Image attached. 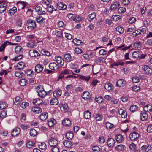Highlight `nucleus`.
Segmentation results:
<instances>
[{
    "instance_id": "obj_1",
    "label": "nucleus",
    "mask_w": 152,
    "mask_h": 152,
    "mask_svg": "<svg viewBox=\"0 0 152 152\" xmlns=\"http://www.w3.org/2000/svg\"><path fill=\"white\" fill-rule=\"evenodd\" d=\"M39 96L42 98H44L47 95V92L44 89L43 86L41 85L39 86L37 91Z\"/></svg>"
},
{
    "instance_id": "obj_2",
    "label": "nucleus",
    "mask_w": 152,
    "mask_h": 152,
    "mask_svg": "<svg viewBox=\"0 0 152 152\" xmlns=\"http://www.w3.org/2000/svg\"><path fill=\"white\" fill-rule=\"evenodd\" d=\"M27 28L31 30H34L36 27V25L35 21L31 20L27 21Z\"/></svg>"
},
{
    "instance_id": "obj_3",
    "label": "nucleus",
    "mask_w": 152,
    "mask_h": 152,
    "mask_svg": "<svg viewBox=\"0 0 152 152\" xmlns=\"http://www.w3.org/2000/svg\"><path fill=\"white\" fill-rule=\"evenodd\" d=\"M139 137V134L136 132H133L129 135L130 138L132 141L137 140Z\"/></svg>"
},
{
    "instance_id": "obj_4",
    "label": "nucleus",
    "mask_w": 152,
    "mask_h": 152,
    "mask_svg": "<svg viewBox=\"0 0 152 152\" xmlns=\"http://www.w3.org/2000/svg\"><path fill=\"white\" fill-rule=\"evenodd\" d=\"M58 143V142L56 139L52 137H51L48 140L49 145L52 147L57 146Z\"/></svg>"
},
{
    "instance_id": "obj_5",
    "label": "nucleus",
    "mask_w": 152,
    "mask_h": 152,
    "mask_svg": "<svg viewBox=\"0 0 152 152\" xmlns=\"http://www.w3.org/2000/svg\"><path fill=\"white\" fill-rule=\"evenodd\" d=\"M49 67L51 70L56 71L59 69V66L55 62H53L50 63Z\"/></svg>"
},
{
    "instance_id": "obj_6",
    "label": "nucleus",
    "mask_w": 152,
    "mask_h": 152,
    "mask_svg": "<svg viewBox=\"0 0 152 152\" xmlns=\"http://www.w3.org/2000/svg\"><path fill=\"white\" fill-rule=\"evenodd\" d=\"M126 83V81L124 79H120L118 80L116 83L117 86L119 87H123Z\"/></svg>"
},
{
    "instance_id": "obj_7",
    "label": "nucleus",
    "mask_w": 152,
    "mask_h": 152,
    "mask_svg": "<svg viewBox=\"0 0 152 152\" xmlns=\"http://www.w3.org/2000/svg\"><path fill=\"white\" fill-rule=\"evenodd\" d=\"M55 59L58 64H60L61 66H63L64 64V60L61 57L56 56Z\"/></svg>"
},
{
    "instance_id": "obj_8",
    "label": "nucleus",
    "mask_w": 152,
    "mask_h": 152,
    "mask_svg": "<svg viewBox=\"0 0 152 152\" xmlns=\"http://www.w3.org/2000/svg\"><path fill=\"white\" fill-rule=\"evenodd\" d=\"M57 6L58 9L59 10H65L67 8L66 5L61 2L58 3Z\"/></svg>"
},
{
    "instance_id": "obj_9",
    "label": "nucleus",
    "mask_w": 152,
    "mask_h": 152,
    "mask_svg": "<svg viewBox=\"0 0 152 152\" xmlns=\"http://www.w3.org/2000/svg\"><path fill=\"white\" fill-rule=\"evenodd\" d=\"M43 65L38 64L35 66V72L37 73H39L43 70Z\"/></svg>"
},
{
    "instance_id": "obj_10",
    "label": "nucleus",
    "mask_w": 152,
    "mask_h": 152,
    "mask_svg": "<svg viewBox=\"0 0 152 152\" xmlns=\"http://www.w3.org/2000/svg\"><path fill=\"white\" fill-rule=\"evenodd\" d=\"M142 69L144 71V73L148 75L152 73L151 69L146 65L143 66Z\"/></svg>"
},
{
    "instance_id": "obj_11",
    "label": "nucleus",
    "mask_w": 152,
    "mask_h": 152,
    "mask_svg": "<svg viewBox=\"0 0 152 152\" xmlns=\"http://www.w3.org/2000/svg\"><path fill=\"white\" fill-rule=\"evenodd\" d=\"M140 119L142 121H146L148 118V114L144 112H141L140 114Z\"/></svg>"
},
{
    "instance_id": "obj_12",
    "label": "nucleus",
    "mask_w": 152,
    "mask_h": 152,
    "mask_svg": "<svg viewBox=\"0 0 152 152\" xmlns=\"http://www.w3.org/2000/svg\"><path fill=\"white\" fill-rule=\"evenodd\" d=\"M107 143L109 147L112 148L114 146L115 141L113 139L110 138L108 139Z\"/></svg>"
},
{
    "instance_id": "obj_13",
    "label": "nucleus",
    "mask_w": 152,
    "mask_h": 152,
    "mask_svg": "<svg viewBox=\"0 0 152 152\" xmlns=\"http://www.w3.org/2000/svg\"><path fill=\"white\" fill-rule=\"evenodd\" d=\"M144 111L145 112H152V106L149 104H148L143 107Z\"/></svg>"
},
{
    "instance_id": "obj_14",
    "label": "nucleus",
    "mask_w": 152,
    "mask_h": 152,
    "mask_svg": "<svg viewBox=\"0 0 152 152\" xmlns=\"http://www.w3.org/2000/svg\"><path fill=\"white\" fill-rule=\"evenodd\" d=\"M29 54L31 56L34 57H37L40 55L37 51L33 50H30L29 51Z\"/></svg>"
},
{
    "instance_id": "obj_15",
    "label": "nucleus",
    "mask_w": 152,
    "mask_h": 152,
    "mask_svg": "<svg viewBox=\"0 0 152 152\" xmlns=\"http://www.w3.org/2000/svg\"><path fill=\"white\" fill-rule=\"evenodd\" d=\"M20 128H15L13 129L12 133V135L14 137L17 136L20 133Z\"/></svg>"
},
{
    "instance_id": "obj_16",
    "label": "nucleus",
    "mask_w": 152,
    "mask_h": 152,
    "mask_svg": "<svg viewBox=\"0 0 152 152\" xmlns=\"http://www.w3.org/2000/svg\"><path fill=\"white\" fill-rule=\"evenodd\" d=\"M62 94V91L60 90H56L53 92V94L55 98H58Z\"/></svg>"
},
{
    "instance_id": "obj_17",
    "label": "nucleus",
    "mask_w": 152,
    "mask_h": 152,
    "mask_svg": "<svg viewBox=\"0 0 152 152\" xmlns=\"http://www.w3.org/2000/svg\"><path fill=\"white\" fill-rule=\"evenodd\" d=\"M120 4L118 2H115L113 3L110 7V10H116L119 6Z\"/></svg>"
},
{
    "instance_id": "obj_18",
    "label": "nucleus",
    "mask_w": 152,
    "mask_h": 152,
    "mask_svg": "<svg viewBox=\"0 0 152 152\" xmlns=\"http://www.w3.org/2000/svg\"><path fill=\"white\" fill-rule=\"evenodd\" d=\"M118 113L119 114L121 115V117L123 118H126L127 116V113L125 110H123L120 109L119 110Z\"/></svg>"
},
{
    "instance_id": "obj_19",
    "label": "nucleus",
    "mask_w": 152,
    "mask_h": 152,
    "mask_svg": "<svg viewBox=\"0 0 152 152\" xmlns=\"http://www.w3.org/2000/svg\"><path fill=\"white\" fill-rule=\"evenodd\" d=\"M126 149V147L124 145L122 144L118 145L115 148V150L119 151H123Z\"/></svg>"
},
{
    "instance_id": "obj_20",
    "label": "nucleus",
    "mask_w": 152,
    "mask_h": 152,
    "mask_svg": "<svg viewBox=\"0 0 152 152\" xmlns=\"http://www.w3.org/2000/svg\"><path fill=\"white\" fill-rule=\"evenodd\" d=\"M89 94L90 93L88 92L85 91L82 93V96L83 98L85 100L88 99H90V97L89 96Z\"/></svg>"
},
{
    "instance_id": "obj_21",
    "label": "nucleus",
    "mask_w": 152,
    "mask_h": 152,
    "mask_svg": "<svg viewBox=\"0 0 152 152\" xmlns=\"http://www.w3.org/2000/svg\"><path fill=\"white\" fill-rule=\"evenodd\" d=\"M48 114L47 112L42 113L40 115V119L42 121H45L48 117Z\"/></svg>"
},
{
    "instance_id": "obj_22",
    "label": "nucleus",
    "mask_w": 152,
    "mask_h": 152,
    "mask_svg": "<svg viewBox=\"0 0 152 152\" xmlns=\"http://www.w3.org/2000/svg\"><path fill=\"white\" fill-rule=\"evenodd\" d=\"M31 110L34 113L38 114L42 112V110L40 107H34L31 108Z\"/></svg>"
},
{
    "instance_id": "obj_23",
    "label": "nucleus",
    "mask_w": 152,
    "mask_h": 152,
    "mask_svg": "<svg viewBox=\"0 0 152 152\" xmlns=\"http://www.w3.org/2000/svg\"><path fill=\"white\" fill-rule=\"evenodd\" d=\"M23 50L20 46H17L15 48V51L17 54H21L23 52Z\"/></svg>"
},
{
    "instance_id": "obj_24",
    "label": "nucleus",
    "mask_w": 152,
    "mask_h": 152,
    "mask_svg": "<svg viewBox=\"0 0 152 152\" xmlns=\"http://www.w3.org/2000/svg\"><path fill=\"white\" fill-rule=\"evenodd\" d=\"M12 44L11 42L9 41H7L5 42L4 44L1 45V47H0V52H1L4 50L6 45H10Z\"/></svg>"
},
{
    "instance_id": "obj_25",
    "label": "nucleus",
    "mask_w": 152,
    "mask_h": 152,
    "mask_svg": "<svg viewBox=\"0 0 152 152\" xmlns=\"http://www.w3.org/2000/svg\"><path fill=\"white\" fill-rule=\"evenodd\" d=\"M141 46L142 44L139 42H136L133 44V47L135 49H140Z\"/></svg>"
},
{
    "instance_id": "obj_26",
    "label": "nucleus",
    "mask_w": 152,
    "mask_h": 152,
    "mask_svg": "<svg viewBox=\"0 0 152 152\" xmlns=\"http://www.w3.org/2000/svg\"><path fill=\"white\" fill-rule=\"evenodd\" d=\"M61 110L63 112H66L68 110V106L66 104H63L60 106Z\"/></svg>"
},
{
    "instance_id": "obj_27",
    "label": "nucleus",
    "mask_w": 152,
    "mask_h": 152,
    "mask_svg": "<svg viewBox=\"0 0 152 152\" xmlns=\"http://www.w3.org/2000/svg\"><path fill=\"white\" fill-rule=\"evenodd\" d=\"M73 134L71 131L67 132L66 135V138L69 140H71L73 138Z\"/></svg>"
},
{
    "instance_id": "obj_28",
    "label": "nucleus",
    "mask_w": 152,
    "mask_h": 152,
    "mask_svg": "<svg viewBox=\"0 0 152 152\" xmlns=\"http://www.w3.org/2000/svg\"><path fill=\"white\" fill-rule=\"evenodd\" d=\"M104 88L108 91H110L113 89V86L110 83H106L104 86Z\"/></svg>"
},
{
    "instance_id": "obj_29",
    "label": "nucleus",
    "mask_w": 152,
    "mask_h": 152,
    "mask_svg": "<svg viewBox=\"0 0 152 152\" xmlns=\"http://www.w3.org/2000/svg\"><path fill=\"white\" fill-rule=\"evenodd\" d=\"M36 20L38 23L39 24L44 23L45 19L42 16H39L36 18Z\"/></svg>"
},
{
    "instance_id": "obj_30",
    "label": "nucleus",
    "mask_w": 152,
    "mask_h": 152,
    "mask_svg": "<svg viewBox=\"0 0 152 152\" xmlns=\"http://www.w3.org/2000/svg\"><path fill=\"white\" fill-rule=\"evenodd\" d=\"M116 140L118 143H121L123 140L122 135L121 134H118L116 137Z\"/></svg>"
},
{
    "instance_id": "obj_31",
    "label": "nucleus",
    "mask_w": 152,
    "mask_h": 152,
    "mask_svg": "<svg viewBox=\"0 0 152 152\" xmlns=\"http://www.w3.org/2000/svg\"><path fill=\"white\" fill-rule=\"evenodd\" d=\"M63 144L66 147L69 148L72 145V143L69 141L65 140L63 142Z\"/></svg>"
},
{
    "instance_id": "obj_32",
    "label": "nucleus",
    "mask_w": 152,
    "mask_h": 152,
    "mask_svg": "<svg viewBox=\"0 0 152 152\" xmlns=\"http://www.w3.org/2000/svg\"><path fill=\"white\" fill-rule=\"evenodd\" d=\"M123 62L118 61V62H114L111 64V67H113L114 66H117L118 65L123 66L124 64Z\"/></svg>"
},
{
    "instance_id": "obj_33",
    "label": "nucleus",
    "mask_w": 152,
    "mask_h": 152,
    "mask_svg": "<svg viewBox=\"0 0 152 152\" xmlns=\"http://www.w3.org/2000/svg\"><path fill=\"white\" fill-rule=\"evenodd\" d=\"M71 121L68 119H66L62 121L63 124L65 126H69L71 124Z\"/></svg>"
},
{
    "instance_id": "obj_34",
    "label": "nucleus",
    "mask_w": 152,
    "mask_h": 152,
    "mask_svg": "<svg viewBox=\"0 0 152 152\" xmlns=\"http://www.w3.org/2000/svg\"><path fill=\"white\" fill-rule=\"evenodd\" d=\"M17 11V9L15 7H14L12 8L8 11V13L10 15H13Z\"/></svg>"
},
{
    "instance_id": "obj_35",
    "label": "nucleus",
    "mask_w": 152,
    "mask_h": 152,
    "mask_svg": "<svg viewBox=\"0 0 152 152\" xmlns=\"http://www.w3.org/2000/svg\"><path fill=\"white\" fill-rule=\"evenodd\" d=\"M7 4L4 3L0 6V13H1L6 10Z\"/></svg>"
},
{
    "instance_id": "obj_36",
    "label": "nucleus",
    "mask_w": 152,
    "mask_h": 152,
    "mask_svg": "<svg viewBox=\"0 0 152 152\" xmlns=\"http://www.w3.org/2000/svg\"><path fill=\"white\" fill-rule=\"evenodd\" d=\"M64 58L68 62H70L72 60V57L70 54L69 53L65 54L64 55Z\"/></svg>"
},
{
    "instance_id": "obj_37",
    "label": "nucleus",
    "mask_w": 152,
    "mask_h": 152,
    "mask_svg": "<svg viewBox=\"0 0 152 152\" xmlns=\"http://www.w3.org/2000/svg\"><path fill=\"white\" fill-rule=\"evenodd\" d=\"M50 103L52 105H57L58 103V98H53L52 100H50Z\"/></svg>"
},
{
    "instance_id": "obj_38",
    "label": "nucleus",
    "mask_w": 152,
    "mask_h": 152,
    "mask_svg": "<svg viewBox=\"0 0 152 152\" xmlns=\"http://www.w3.org/2000/svg\"><path fill=\"white\" fill-rule=\"evenodd\" d=\"M17 66L18 69H21L25 66V64L24 62H20L18 63Z\"/></svg>"
},
{
    "instance_id": "obj_39",
    "label": "nucleus",
    "mask_w": 152,
    "mask_h": 152,
    "mask_svg": "<svg viewBox=\"0 0 152 152\" xmlns=\"http://www.w3.org/2000/svg\"><path fill=\"white\" fill-rule=\"evenodd\" d=\"M84 116L86 119H89L91 115V114L89 111L87 110L84 112Z\"/></svg>"
},
{
    "instance_id": "obj_40",
    "label": "nucleus",
    "mask_w": 152,
    "mask_h": 152,
    "mask_svg": "<svg viewBox=\"0 0 152 152\" xmlns=\"http://www.w3.org/2000/svg\"><path fill=\"white\" fill-rule=\"evenodd\" d=\"M96 16V14L95 12H93L90 14L88 17V20L91 21Z\"/></svg>"
},
{
    "instance_id": "obj_41",
    "label": "nucleus",
    "mask_w": 152,
    "mask_h": 152,
    "mask_svg": "<svg viewBox=\"0 0 152 152\" xmlns=\"http://www.w3.org/2000/svg\"><path fill=\"white\" fill-rule=\"evenodd\" d=\"M73 43L77 45H80L82 44V42L79 39H77V38H75L73 40Z\"/></svg>"
},
{
    "instance_id": "obj_42",
    "label": "nucleus",
    "mask_w": 152,
    "mask_h": 152,
    "mask_svg": "<svg viewBox=\"0 0 152 152\" xmlns=\"http://www.w3.org/2000/svg\"><path fill=\"white\" fill-rule=\"evenodd\" d=\"M37 134V132L34 129H32L30 131L29 134L31 136H35Z\"/></svg>"
},
{
    "instance_id": "obj_43",
    "label": "nucleus",
    "mask_w": 152,
    "mask_h": 152,
    "mask_svg": "<svg viewBox=\"0 0 152 152\" xmlns=\"http://www.w3.org/2000/svg\"><path fill=\"white\" fill-rule=\"evenodd\" d=\"M62 32L61 31L58 30H55V34L56 35L59 37L62 38L63 36Z\"/></svg>"
},
{
    "instance_id": "obj_44",
    "label": "nucleus",
    "mask_w": 152,
    "mask_h": 152,
    "mask_svg": "<svg viewBox=\"0 0 152 152\" xmlns=\"http://www.w3.org/2000/svg\"><path fill=\"white\" fill-rule=\"evenodd\" d=\"M35 42H30L27 43V46L28 48H34L36 46L35 45Z\"/></svg>"
},
{
    "instance_id": "obj_45",
    "label": "nucleus",
    "mask_w": 152,
    "mask_h": 152,
    "mask_svg": "<svg viewBox=\"0 0 152 152\" xmlns=\"http://www.w3.org/2000/svg\"><path fill=\"white\" fill-rule=\"evenodd\" d=\"M27 83V80L25 79H22L19 82L20 85L22 86H25Z\"/></svg>"
},
{
    "instance_id": "obj_46",
    "label": "nucleus",
    "mask_w": 152,
    "mask_h": 152,
    "mask_svg": "<svg viewBox=\"0 0 152 152\" xmlns=\"http://www.w3.org/2000/svg\"><path fill=\"white\" fill-rule=\"evenodd\" d=\"M24 75V74L21 72H15V75L19 78L22 77Z\"/></svg>"
},
{
    "instance_id": "obj_47",
    "label": "nucleus",
    "mask_w": 152,
    "mask_h": 152,
    "mask_svg": "<svg viewBox=\"0 0 152 152\" xmlns=\"http://www.w3.org/2000/svg\"><path fill=\"white\" fill-rule=\"evenodd\" d=\"M47 10L48 12L50 13H52L53 11H56V10H55L53 6L50 5L47 7Z\"/></svg>"
},
{
    "instance_id": "obj_48",
    "label": "nucleus",
    "mask_w": 152,
    "mask_h": 152,
    "mask_svg": "<svg viewBox=\"0 0 152 152\" xmlns=\"http://www.w3.org/2000/svg\"><path fill=\"white\" fill-rule=\"evenodd\" d=\"M22 24V20L20 18H18L16 21V25L18 27H21Z\"/></svg>"
},
{
    "instance_id": "obj_49",
    "label": "nucleus",
    "mask_w": 152,
    "mask_h": 152,
    "mask_svg": "<svg viewBox=\"0 0 152 152\" xmlns=\"http://www.w3.org/2000/svg\"><path fill=\"white\" fill-rule=\"evenodd\" d=\"M22 101V99L19 96L16 97L15 98V101L14 102V104L16 105L19 104Z\"/></svg>"
},
{
    "instance_id": "obj_50",
    "label": "nucleus",
    "mask_w": 152,
    "mask_h": 152,
    "mask_svg": "<svg viewBox=\"0 0 152 152\" xmlns=\"http://www.w3.org/2000/svg\"><path fill=\"white\" fill-rule=\"evenodd\" d=\"M39 147L41 149H44L46 148L47 145L45 142H41L40 144L38 145Z\"/></svg>"
},
{
    "instance_id": "obj_51",
    "label": "nucleus",
    "mask_w": 152,
    "mask_h": 152,
    "mask_svg": "<svg viewBox=\"0 0 152 152\" xmlns=\"http://www.w3.org/2000/svg\"><path fill=\"white\" fill-rule=\"evenodd\" d=\"M51 2V0H43L42 1V6H45L49 5L50 3Z\"/></svg>"
},
{
    "instance_id": "obj_52",
    "label": "nucleus",
    "mask_w": 152,
    "mask_h": 152,
    "mask_svg": "<svg viewBox=\"0 0 152 152\" xmlns=\"http://www.w3.org/2000/svg\"><path fill=\"white\" fill-rule=\"evenodd\" d=\"M35 143L32 141H29L27 142L26 146L29 148L32 147L34 146Z\"/></svg>"
},
{
    "instance_id": "obj_53",
    "label": "nucleus",
    "mask_w": 152,
    "mask_h": 152,
    "mask_svg": "<svg viewBox=\"0 0 152 152\" xmlns=\"http://www.w3.org/2000/svg\"><path fill=\"white\" fill-rule=\"evenodd\" d=\"M6 115L7 113L6 112L4 111H2L0 114V119H2L3 118H5Z\"/></svg>"
},
{
    "instance_id": "obj_54",
    "label": "nucleus",
    "mask_w": 152,
    "mask_h": 152,
    "mask_svg": "<svg viewBox=\"0 0 152 152\" xmlns=\"http://www.w3.org/2000/svg\"><path fill=\"white\" fill-rule=\"evenodd\" d=\"M126 11V9L124 7H120L118 10L119 13H124Z\"/></svg>"
},
{
    "instance_id": "obj_55",
    "label": "nucleus",
    "mask_w": 152,
    "mask_h": 152,
    "mask_svg": "<svg viewBox=\"0 0 152 152\" xmlns=\"http://www.w3.org/2000/svg\"><path fill=\"white\" fill-rule=\"evenodd\" d=\"M115 29L116 31L118 32L120 34H122L124 32V29L122 27L120 26L117 27Z\"/></svg>"
},
{
    "instance_id": "obj_56",
    "label": "nucleus",
    "mask_w": 152,
    "mask_h": 152,
    "mask_svg": "<svg viewBox=\"0 0 152 152\" xmlns=\"http://www.w3.org/2000/svg\"><path fill=\"white\" fill-rule=\"evenodd\" d=\"M92 150L94 152H99L102 151L99 147L97 146H93Z\"/></svg>"
},
{
    "instance_id": "obj_57",
    "label": "nucleus",
    "mask_w": 152,
    "mask_h": 152,
    "mask_svg": "<svg viewBox=\"0 0 152 152\" xmlns=\"http://www.w3.org/2000/svg\"><path fill=\"white\" fill-rule=\"evenodd\" d=\"M138 108V107L135 105H133L131 106L130 108V110L131 112H134Z\"/></svg>"
},
{
    "instance_id": "obj_58",
    "label": "nucleus",
    "mask_w": 152,
    "mask_h": 152,
    "mask_svg": "<svg viewBox=\"0 0 152 152\" xmlns=\"http://www.w3.org/2000/svg\"><path fill=\"white\" fill-rule=\"evenodd\" d=\"M141 31L140 29H138L137 30H136L134 32L132 33V34L133 35V37H136L138 35L140 34H141Z\"/></svg>"
},
{
    "instance_id": "obj_59",
    "label": "nucleus",
    "mask_w": 152,
    "mask_h": 152,
    "mask_svg": "<svg viewBox=\"0 0 152 152\" xmlns=\"http://www.w3.org/2000/svg\"><path fill=\"white\" fill-rule=\"evenodd\" d=\"M139 51H134L132 53L133 57L135 58H137L139 57Z\"/></svg>"
},
{
    "instance_id": "obj_60",
    "label": "nucleus",
    "mask_w": 152,
    "mask_h": 152,
    "mask_svg": "<svg viewBox=\"0 0 152 152\" xmlns=\"http://www.w3.org/2000/svg\"><path fill=\"white\" fill-rule=\"evenodd\" d=\"M95 119L97 121H100L102 119V116L100 114H96L95 116Z\"/></svg>"
},
{
    "instance_id": "obj_61",
    "label": "nucleus",
    "mask_w": 152,
    "mask_h": 152,
    "mask_svg": "<svg viewBox=\"0 0 152 152\" xmlns=\"http://www.w3.org/2000/svg\"><path fill=\"white\" fill-rule=\"evenodd\" d=\"M105 60L104 57H101L98 58L96 59V61L97 63L99 64L103 63L104 61Z\"/></svg>"
},
{
    "instance_id": "obj_62",
    "label": "nucleus",
    "mask_w": 152,
    "mask_h": 152,
    "mask_svg": "<svg viewBox=\"0 0 152 152\" xmlns=\"http://www.w3.org/2000/svg\"><path fill=\"white\" fill-rule=\"evenodd\" d=\"M99 53L101 55H105L107 54V52L104 49H101L99 51Z\"/></svg>"
},
{
    "instance_id": "obj_63",
    "label": "nucleus",
    "mask_w": 152,
    "mask_h": 152,
    "mask_svg": "<svg viewBox=\"0 0 152 152\" xmlns=\"http://www.w3.org/2000/svg\"><path fill=\"white\" fill-rule=\"evenodd\" d=\"M29 105V103L27 102H23L20 105L21 107L23 108H25L27 107Z\"/></svg>"
},
{
    "instance_id": "obj_64",
    "label": "nucleus",
    "mask_w": 152,
    "mask_h": 152,
    "mask_svg": "<svg viewBox=\"0 0 152 152\" xmlns=\"http://www.w3.org/2000/svg\"><path fill=\"white\" fill-rule=\"evenodd\" d=\"M52 152H59V150L57 146L52 147L51 149Z\"/></svg>"
}]
</instances>
